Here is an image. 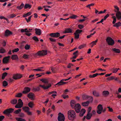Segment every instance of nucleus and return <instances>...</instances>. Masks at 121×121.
<instances>
[{
  "label": "nucleus",
  "mask_w": 121,
  "mask_h": 121,
  "mask_svg": "<svg viewBox=\"0 0 121 121\" xmlns=\"http://www.w3.org/2000/svg\"><path fill=\"white\" fill-rule=\"evenodd\" d=\"M17 102V100L16 99H14L12 100L11 101V103L13 104H16Z\"/></svg>",
  "instance_id": "nucleus-35"
},
{
  "label": "nucleus",
  "mask_w": 121,
  "mask_h": 121,
  "mask_svg": "<svg viewBox=\"0 0 121 121\" xmlns=\"http://www.w3.org/2000/svg\"><path fill=\"white\" fill-rule=\"evenodd\" d=\"M86 112L85 110L84 109H82L81 110L79 115L80 116H83Z\"/></svg>",
  "instance_id": "nucleus-23"
},
{
  "label": "nucleus",
  "mask_w": 121,
  "mask_h": 121,
  "mask_svg": "<svg viewBox=\"0 0 121 121\" xmlns=\"http://www.w3.org/2000/svg\"><path fill=\"white\" fill-rule=\"evenodd\" d=\"M63 80H61L59 82H58L55 85H58V86L62 85L66 83V82L63 81Z\"/></svg>",
  "instance_id": "nucleus-14"
},
{
  "label": "nucleus",
  "mask_w": 121,
  "mask_h": 121,
  "mask_svg": "<svg viewBox=\"0 0 121 121\" xmlns=\"http://www.w3.org/2000/svg\"><path fill=\"white\" fill-rule=\"evenodd\" d=\"M0 18L1 19H4V20H6L7 22H8L9 20L8 19L5 18L4 16H0Z\"/></svg>",
  "instance_id": "nucleus-56"
},
{
  "label": "nucleus",
  "mask_w": 121,
  "mask_h": 121,
  "mask_svg": "<svg viewBox=\"0 0 121 121\" xmlns=\"http://www.w3.org/2000/svg\"><path fill=\"white\" fill-rule=\"evenodd\" d=\"M75 111L77 113H78L80 111L81 108V106L79 104H77L75 105V106L74 108Z\"/></svg>",
  "instance_id": "nucleus-5"
},
{
  "label": "nucleus",
  "mask_w": 121,
  "mask_h": 121,
  "mask_svg": "<svg viewBox=\"0 0 121 121\" xmlns=\"http://www.w3.org/2000/svg\"><path fill=\"white\" fill-rule=\"evenodd\" d=\"M116 16L117 19L119 20L121 19V13L120 12L116 13Z\"/></svg>",
  "instance_id": "nucleus-16"
},
{
  "label": "nucleus",
  "mask_w": 121,
  "mask_h": 121,
  "mask_svg": "<svg viewBox=\"0 0 121 121\" xmlns=\"http://www.w3.org/2000/svg\"><path fill=\"white\" fill-rule=\"evenodd\" d=\"M14 109L13 108H10L8 109H7L4 111L3 112L4 114H8L10 113L13 112Z\"/></svg>",
  "instance_id": "nucleus-9"
},
{
  "label": "nucleus",
  "mask_w": 121,
  "mask_h": 121,
  "mask_svg": "<svg viewBox=\"0 0 121 121\" xmlns=\"http://www.w3.org/2000/svg\"><path fill=\"white\" fill-rule=\"evenodd\" d=\"M22 108L24 111L26 112L29 110H30V108L28 107L27 106L23 107Z\"/></svg>",
  "instance_id": "nucleus-26"
},
{
  "label": "nucleus",
  "mask_w": 121,
  "mask_h": 121,
  "mask_svg": "<svg viewBox=\"0 0 121 121\" xmlns=\"http://www.w3.org/2000/svg\"><path fill=\"white\" fill-rule=\"evenodd\" d=\"M8 85V83L7 82L5 81H4L3 82V85L4 86H7Z\"/></svg>",
  "instance_id": "nucleus-58"
},
{
  "label": "nucleus",
  "mask_w": 121,
  "mask_h": 121,
  "mask_svg": "<svg viewBox=\"0 0 121 121\" xmlns=\"http://www.w3.org/2000/svg\"><path fill=\"white\" fill-rule=\"evenodd\" d=\"M6 51L4 48H0V53H3L6 52Z\"/></svg>",
  "instance_id": "nucleus-40"
},
{
  "label": "nucleus",
  "mask_w": 121,
  "mask_h": 121,
  "mask_svg": "<svg viewBox=\"0 0 121 121\" xmlns=\"http://www.w3.org/2000/svg\"><path fill=\"white\" fill-rule=\"evenodd\" d=\"M82 97L83 99H85L88 98V96L87 95H83L82 96Z\"/></svg>",
  "instance_id": "nucleus-64"
},
{
  "label": "nucleus",
  "mask_w": 121,
  "mask_h": 121,
  "mask_svg": "<svg viewBox=\"0 0 121 121\" xmlns=\"http://www.w3.org/2000/svg\"><path fill=\"white\" fill-rule=\"evenodd\" d=\"M17 121H26L25 119L20 117H17L16 118Z\"/></svg>",
  "instance_id": "nucleus-45"
},
{
  "label": "nucleus",
  "mask_w": 121,
  "mask_h": 121,
  "mask_svg": "<svg viewBox=\"0 0 121 121\" xmlns=\"http://www.w3.org/2000/svg\"><path fill=\"white\" fill-rule=\"evenodd\" d=\"M32 38L35 41L38 42L39 41L37 37L36 36H34Z\"/></svg>",
  "instance_id": "nucleus-51"
},
{
  "label": "nucleus",
  "mask_w": 121,
  "mask_h": 121,
  "mask_svg": "<svg viewBox=\"0 0 121 121\" xmlns=\"http://www.w3.org/2000/svg\"><path fill=\"white\" fill-rule=\"evenodd\" d=\"M19 49L18 48H17L13 50H12V52L14 53V52H17L19 51Z\"/></svg>",
  "instance_id": "nucleus-48"
},
{
  "label": "nucleus",
  "mask_w": 121,
  "mask_h": 121,
  "mask_svg": "<svg viewBox=\"0 0 121 121\" xmlns=\"http://www.w3.org/2000/svg\"><path fill=\"white\" fill-rule=\"evenodd\" d=\"M86 44H84L80 45L78 47V48L79 49H82L86 46Z\"/></svg>",
  "instance_id": "nucleus-42"
},
{
  "label": "nucleus",
  "mask_w": 121,
  "mask_h": 121,
  "mask_svg": "<svg viewBox=\"0 0 121 121\" xmlns=\"http://www.w3.org/2000/svg\"><path fill=\"white\" fill-rule=\"evenodd\" d=\"M10 56H7L4 57L3 60V62L4 64H6L8 63L9 60V59Z\"/></svg>",
  "instance_id": "nucleus-11"
},
{
  "label": "nucleus",
  "mask_w": 121,
  "mask_h": 121,
  "mask_svg": "<svg viewBox=\"0 0 121 121\" xmlns=\"http://www.w3.org/2000/svg\"><path fill=\"white\" fill-rule=\"evenodd\" d=\"M34 90L35 91H39L40 90V88L38 86L34 88Z\"/></svg>",
  "instance_id": "nucleus-63"
},
{
  "label": "nucleus",
  "mask_w": 121,
  "mask_h": 121,
  "mask_svg": "<svg viewBox=\"0 0 121 121\" xmlns=\"http://www.w3.org/2000/svg\"><path fill=\"white\" fill-rule=\"evenodd\" d=\"M89 103V101H87L83 102L82 103V105L83 106H88Z\"/></svg>",
  "instance_id": "nucleus-33"
},
{
  "label": "nucleus",
  "mask_w": 121,
  "mask_h": 121,
  "mask_svg": "<svg viewBox=\"0 0 121 121\" xmlns=\"http://www.w3.org/2000/svg\"><path fill=\"white\" fill-rule=\"evenodd\" d=\"M28 96L31 100L34 99V94L32 93H30L28 95Z\"/></svg>",
  "instance_id": "nucleus-13"
},
{
  "label": "nucleus",
  "mask_w": 121,
  "mask_h": 121,
  "mask_svg": "<svg viewBox=\"0 0 121 121\" xmlns=\"http://www.w3.org/2000/svg\"><path fill=\"white\" fill-rule=\"evenodd\" d=\"M75 101L72 100L70 102V104L71 107L73 108L75 106V104L76 103Z\"/></svg>",
  "instance_id": "nucleus-15"
},
{
  "label": "nucleus",
  "mask_w": 121,
  "mask_h": 121,
  "mask_svg": "<svg viewBox=\"0 0 121 121\" xmlns=\"http://www.w3.org/2000/svg\"><path fill=\"white\" fill-rule=\"evenodd\" d=\"M32 16H31L29 17H28V19H27L26 18H25V19L26 20V21L27 22H29L30 21V20L31 19V18L32 17Z\"/></svg>",
  "instance_id": "nucleus-55"
},
{
  "label": "nucleus",
  "mask_w": 121,
  "mask_h": 121,
  "mask_svg": "<svg viewBox=\"0 0 121 121\" xmlns=\"http://www.w3.org/2000/svg\"><path fill=\"white\" fill-rule=\"evenodd\" d=\"M43 67H42L39 68L34 69H33V70L37 71H44V70H43L42 69H43Z\"/></svg>",
  "instance_id": "nucleus-25"
},
{
  "label": "nucleus",
  "mask_w": 121,
  "mask_h": 121,
  "mask_svg": "<svg viewBox=\"0 0 121 121\" xmlns=\"http://www.w3.org/2000/svg\"><path fill=\"white\" fill-rule=\"evenodd\" d=\"M12 34V33L9 30H7L5 31V36H7Z\"/></svg>",
  "instance_id": "nucleus-18"
},
{
  "label": "nucleus",
  "mask_w": 121,
  "mask_h": 121,
  "mask_svg": "<svg viewBox=\"0 0 121 121\" xmlns=\"http://www.w3.org/2000/svg\"><path fill=\"white\" fill-rule=\"evenodd\" d=\"M31 14V12H28L26 14H23V17H27L30 15Z\"/></svg>",
  "instance_id": "nucleus-39"
},
{
  "label": "nucleus",
  "mask_w": 121,
  "mask_h": 121,
  "mask_svg": "<svg viewBox=\"0 0 121 121\" xmlns=\"http://www.w3.org/2000/svg\"><path fill=\"white\" fill-rule=\"evenodd\" d=\"M24 6V4L23 3H22L20 6H17V8L19 10H20L23 8Z\"/></svg>",
  "instance_id": "nucleus-34"
},
{
  "label": "nucleus",
  "mask_w": 121,
  "mask_h": 121,
  "mask_svg": "<svg viewBox=\"0 0 121 121\" xmlns=\"http://www.w3.org/2000/svg\"><path fill=\"white\" fill-rule=\"evenodd\" d=\"M31 5L27 4H25L24 6V8L25 9H26L27 8L30 9L31 8Z\"/></svg>",
  "instance_id": "nucleus-28"
},
{
  "label": "nucleus",
  "mask_w": 121,
  "mask_h": 121,
  "mask_svg": "<svg viewBox=\"0 0 121 121\" xmlns=\"http://www.w3.org/2000/svg\"><path fill=\"white\" fill-rule=\"evenodd\" d=\"M68 118L70 120L73 121L76 117V113L73 110H70L68 112Z\"/></svg>",
  "instance_id": "nucleus-1"
},
{
  "label": "nucleus",
  "mask_w": 121,
  "mask_h": 121,
  "mask_svg": "<svg viewBox=\"0 0 121 121\" xmlns=\"http://www.w3.org/2000/svg\"><path fill=\"white\" fill-rule=\"evenodd\" d=\"M16 15L14 14H12L9 15L8 16V17L9 18H13L16 17Z\"/></svg>",
  "instance_id": "nucleus-38"
},
{
  "label": "nucleus",
  "mask_w": 121,
  "mask_h": 121,
  "mask_svg": "<svg viewBox=\"0 0 121 121\" xmlns=\"http://www.w3.org/2000/svg\"><path fill=\"white\" fill-rule=\"evenodd\" d=\"M113 73H116L117 71V68H113L112 69Z\"/></svg>",
  "instance_id": "nucleus-60"
},
{
  "label": "nucleus",
  "mask_w": 121,
  "mask_h": 121,
  "mask_svg": "<svg viewBox=\"0 0 121 121\" xmlns=\"http://www.w3.org/2000/svg\"><path fill=\"white\" fill-rule=\"evenodd\" d=\"M40 80L43 83L45 84L48 83L49 82V79H42Z\"/></svg>",
  "instance_id": "nucleus-17"
},
{
  "label": "nucleus",
  "mask_w": 121,
  "mask_h": 121,
  "mask_svg": "<svg viewBox=\"0 0 121 121\" xmlns=\"http://www.w3.org/2000/svg\"><path fill=\"white\" fill-rule=\"evenodd\" d=\"M94 5V3H91L90 4H89L86 6L88 8L90 9H91L90 7L91 6H93Z\"/></svg>",
  "instance_id": "nucleus-50"
},
{
  "label": "nucleus",
  "mask_w": 121,
  "mask_h": 121,
  "mask_svg": "<svg viewBox=\"0 0 121 121\" xmlns=\"http://www.w3.org/2000/svg\"><path fill=\"white\" fill-rule=\"evenodd\" d=\"M23 105V103L22 101L20 99H19L18 100L17 104L16 105L15 107L17 108H20L22 107Z\"/></svg>",
  "instance_id": "nucleus-3"
},
{
  "label": "nucleus",
  "mask_w": 121,
  "mask_h": 121,
  "mask_svg": "<svg viewBox=\"0 0 121 121\" xmlns=\"http://www.w3.org/2000/svg\"><path fill=\"white\" fill-rule=\"evenodd\" d=\"M58 119L59 121H64L65 117L64 115L61 112L58 114Z\"/></svg>",
  "instance_id": "nucleus-4"
},
{
  "label": "nucleus",
  "mask_w": 121,
  "mask_h": 121,
  "mask_svg": "<svg viewBox=\"0 0 121 121\" xmlns=\"http://www.w3.org/2000/svg\"><path fill=\"white\" fill-rule=\"evenodd\" d=\"M60 35V34L58 32L55 33H52L50 34L49 35L52 37L57 38Z\"/></svg>",
  "instance_id": "nucleus-10"
},
{
  "label": "nucleus",
  "mask_w": 121,
  "mask_h": 121,
  "mask_svg": "<svg viewBox=\"0 0 121 121\" xmlns=\"http://www.w3.org/2000/svg\"><path fill=\"white\" fill-rule=\"evenodd\" d=\"M93 95L95 96H99V93L95 91H94L93 92Z\"/></svg>",
  "instance_id": "nucleus-36"
},
{
  "label": "nucleus",
  "mask_w": 121,
  "mask_h": 121,
  "mask_svg": "<svg viewBox=\"0 0 121 121\" xmlns=\"http://www.w3.org/2000/svg\"><path fill=\"white\" fill-rule=\"evenodd\" d=\"M34 105V103L32 102H29L28 104V105L30 108H33Z\"/></svg>",
  "instance_id": "nucleus-27"
},
{
  "label": "nucleus",
  "mask_w": 121,
  "mask_h": 121,
  "mask_svg": "<svg viewBox=\"0 0 121 121\" xmlns=\"http://www.w3.org/2000/svg\"><path fill=\"white\" fill-rule=\"evenodd\" d=\"M98 110L97 112L98 114H100L101 113L103 110V107L102 105L101 104L98 105L97 107Z\"/></svg>",
  "instance_id": "nucleus-6"
},
{
  "label": "nucleus",
  "mask_w": 121,
  "mask_h": 121,
  "mask_svg": "<svg viewBox=\"0 0 121 121\" xmlns=\"http://www.w3.org/2000/svg\"><path fill=\"white\" fill-rule=\"evenodd\" d=\"M7 73L6 72H4L3 73L2 76V79H4L5 77L7 75Z\"/></svg>",
  "instance_id": "nucleus-47"
},
{
  "label": "nucleus",
  "mask_w": 121,
  "mask_h": 121,
  "mask_svg": "<svg viewBox=\"0 0 121 121\" xmlns=\"http://www.w3.org/2000/svg\"><path fill=\"white\" fill-rule=\"evenodd\" d=\"M114 8L115 9H114V11L116 13H117L118 12H120L119 11V8L117 5L114 6Z\"/></svg>",
  "instance_id": "nucleus-37"
},
{
  "label": "nucleus",
  "mask_w": 121,
  "mask_h": 121,
  "mask_svg": "<svg viewBox=\"0 0 121 121\" xmlns=\"http://www.w3.org/2000/svg\"><path fill=\"white\" fill-rule=\"evenodd\" d=\"M22 95V93H19L17 94L16 95H15V96L16 97H21Z\"/></svg>",
  "instance_id": "nucleus-61"
},
{
  "label": "nucleus",
  "mask_w": 121,
  "mask_h": 121,
  "mask_svg": "<svg viewBox=\"0 0 121 121\" xmlns=\"http://www.w3.org/2000/svg\"><path fill=\"white\" fill-rule=\"evenodd\" d=\"M30 48V46L28 44H26L25 47V49L26 50L29 49Z\"/></svg>",
  "instance_id": "nucleus-49"
},
{
  "label": "nucleus",
  "mask_w": 121,
  "mask_h": 121,
  "mask_svg": "<svg viewBox=\"0 0 121 121\" xmlns=\"http://www.w3.org/2000/svg\"><path fill=\"white\" fill-rule=\"evenodd\" d=\"M21 111V109H19L14 112V113L16 114H18Z\"/></svg>",
  "instance_id": "nucleus-53"
},
{
  "label": "nucleus",
  "mask_w": 121,
  "mask_h": 121,
  "mask_svg": "<svg viewBox=\"0 0 121 121\" xmlns=\"http://www.w3.org/2000/svg\"><path fill=\"white\" fill-rule=\"evenodd\" d=\"M29 56L26 54H24L23 56V58L25 59H27L29 57Z\"/></svg>",
  "instance_id": "nucleus-59"
},
{
  "label": "nucleus",
  "mask_w": 121,
  "mask_h": 121,
  "mask_svg": "<svg viewBox=\"0 0 121 121\" xmlns=\"http://www.w3.org/2000/svg\"><path fill=\"white\" fill-rule=\"evenodd\" d=\"M121 26V23L120 22L116 23L114 24L113 26L116 27H118Z\"/></svg>",
  "instance_id": "nucleus-32"
},
{
  "label": "nucleus",
  "mask_w": 121,
  "mask_h": 121,
  "mask_svg": "<svg viewBox=\"0 0 121 121\" xmlns=\"http://www.w3.org/2000/svg\"><path fill=\"white\" fill-rule=\"evenodd\" d=\"M92 116V114H91V113L88 112L86 116V118L87 119L89 120L91 118Z\"/></svg>",
  "instance_id": "nucleus-29"
},
{
  "label": "nucleus",
  "mask_w": 121,
  "mask_h": 121,
  "mask_svg": "<svg viewBox=\"0 0 121 121\" xmlns=\"http://www.w3.org/2000/svg\"><path fill=\"white\" fill-rule=\"evenodd\" d=\"M61 97H62L64 99H65L66 98H68L69 96L68 95H66L65 94H63L61 95Z\"/></svg>",
  "instance_id": "nucleus-52"
},
{
  "label": "nucleus",
  "mask_w": 121,
  "mask_h": 121,
  "mask_svg": "<svg viewBox=\"0 0 121 121\" xmlns=\"http://www.w3.org/2000/svg\"><path fill=\"white\" fill-rule=\"evenodd\" d=\"M72 30L70 28H67L66 29L64 33H71Z\"/></svg>",
  "instance_id": "nucleus-24"
},
{
  "label": "nucleus",
  "mask_w": 121,
  "mask_h": 121,
  "mask_svg": "<svg viewBox=\"0 0 121 121\" xmlns=\"http://www.w3.org/2000/svg\"><path fill=\"white\" fill-rule=\"evenodd\" d=\"M21 32H30V31L28 30L27 29H22L21 30Z\"/></svg>",
  "instance_id": "nucleus-43"
},
{
  "label": "nucleus",
  "mask_w": 121,
  "mask_h": 121,
  "mask_svg": "<svg viewBox=\"0 0 121 121\" xmlns=\"http://www.w3.org/2000/svg\"><path fill=\"white\" fill-rule=\"evenodd\" d=\"M78 52V51H76L75 52L73 53V55H75L74 56H73L72 58H71V59H75L78 56V55L76 54V53Z\"/></svg>",
  "instance_id": "nucleus-31"
},
{
  "label": "nucleus",
  "mask_w": 121,
  "mask_h": 121,
  "mask_svg": "<svg viewBox=\"0 0 121 121\" xmlns=\"http://www.w3.org/2000/svg\"><path fill=\"white\" fill-rule=\"evenodd\" d=\"M112 51L114 52L117 53H119L121 52V51L120 49L115 48L112 49Z\"/></svg>",
  "instance_id": "nucleus-22"
},
{
  "label": "nucleus",
  "mask_w": 121,
  "mask_h": 121,
  "mask_svg": "<svg viewBox=\"0 0 121 121\" xmlns=\"http://www.w3.org/2000/svg\"><path fill=\"white\" fill-rule=\"evenodd\" d=\"M11 58L12 60H18L19 59L17 56V55H12Z\"/></svg>",
  "instance_id": "nucleus-20"
},
{
  "label": "nucleus",
  "mask_w": 121,
  "mask_h": 121,
  "mask_svg": "<svg viewBox=\"0 0 121 121\" xmlns=\"http://www.w3.org/2000/svg\"><path fill=\"white\" fill-rule=\"evenodd\" d=\"M82 32V30L78 29L76 30L75 33L79 34Z\"/></svg>",
  "instance_id": "nucleus-57"
},
{
  "label": "nucleus",
  "mask_w": 121,
  "mask_h": 121,
  "mask_svg": "<svg viewBox=\"0 0 121 121\" xmlns=\"http://www.w3.org/2000/svg\"><path fill=\"white\" fill-rule=\"evenodd\" d=\"M50 40L51 42H55L56 41V40L52 38H50L49 39Z\"/></svg>",
  "instance_id": "nucleus-62"
},
{
  "label": "nucleus",
  "mask_w": 121,
  "mask_h": 121,
  "mask_svg": "<svg viewBox=\"0 0 121 121\" xmlns=\"http://www.w3.org/2000/svg\"><path fill=\"white\" fill-rule=\"evenodd\" d=\"M106 40L108 44L109 45H112L114 44V41L110 37H107Z\"/></svg>",
  "instance_id": "nucleus-2"
},
{
  "label": "nucleus",
  "mask_w": 121,
  "mask_h": 121,
  "mask_svg": "<svg viewBox=\"0 0 121 121\" xmlns=\"http://www.w3.org/2000/svg\"><path fill=\"white\" fill-rule=\"evenodd\" d=\"M51 85L50 83H48L47 85L45 86V85H40L39 86L44 89H48L51 86Z\"/></svg>",
  "instance_id": "nucleus-8"
},
{
  "label": "nucleus",
  "mask_w": 121,
  "mask_h": 121,
  "mask_svg": "<svg viewBox=\"0 0 121 121\" xmlns=\"http://www.w3.org/2000/svg\"><path fill=\"white\" fill-rule=\"evenodd\" d=\"M98 41V39H96L95 41H92L90 44L91 47H93V46L96 44L97 43Z\"/></svg>",
  "instance_id": "nucleus-19"
},
{
  "label": "nucleus",
  "mask_w": 121,
  "mask_h": 121,
  "mask_svg": "<svg viewBox=\"0 0 121 121\" xmlns=\"http://www.w3.org/2000/svg\"><path fill=\"white\" fill-rule=\"evenodd\" d=\"M30 90V88L29 87H26L24 89V91L23 92V93L24 94L27 93L29 92Z\"/></svg>",
  "instance_id": "nucleus-21"
},
{
  "label": "nucleus",
  "mask_w": 121,
  "mask_h": 121,
  "mask_svg": "<svg viewBox=\"0 0 121 121\" xmlns=\"http://www.w3.org/2000/svg\"><path fill=\"white\" fill-rule=\"evenodd\" d=\"M43 54L42 53V51H40L37 52L36 54V55L38 56H42L43 55Z\"/></svg>",
  "instance_id": "nucleus-41"
},
{
  "label": "nucleus",
  "mask_w": 121,
  "mask_h": 121,
  "mask_svg": "<svg viewBox=\"0 0 121 121\" xmlns=\"http://www.w3.org/2000/svg\"><path fill=\"white\" fill-rule=\"evenodd\" d=\"M109 92L107 91H104L103 92V95L104 96H107L109 95Z\"/></svg>",
  "instance_id": "nucleus-30"
},
{
  "label": "nucleus",
  "mask_w": 121,
  "mask_h": 121,
  "mask_svg": "<svg viewBox=\"0 0 121 121\" xmlns=\"http://www.w3.org/2000/svg\"><path fill=\"white\" fill-rule=\"evenodd\" d=\"M112 18L113 19V20L112 22V23L114 24L116 22V18L115 16H113L112 17Z\"/></svg>",
  "instance_id": "nucleus-44"
},
{
  "label": "nucleus",
  "mask_w": 121,
  "mask_h": 121,
  "mask_svg": "<svg viewBox=\"0 0 121 121\" xmlns=\"http://www.w3.org/2000/svg\"><path fill=\"white\" fill-rule=\"evenodd\" d=\"M22 77V74H15L13 75V78L15 80H17L21 78Z\"/></svg>",
  "instance_id": "nucleus-7"
},
{
  "label": "nucleus",
  "mask_w": 121,
  "mask_h": 121,
  "mask_svg": "<svg viewBox=\"0 0 121 121\" xmlns=\"http://www.w3.org/2000/svg\"><path fill=\"white\" fill-rule=\"evenodd\" d=\"M35 30L36 35H40L41 34V30L40 29L36 28L35 29Z\"/></svg>",
  "instance_id": "nucleus-12"
},
{
  "label": "nucleus",
  "mask_w": 121,
  "mask_h": 121,
  "mask_svg": "<svg viewBox=\"0 0 121 121\" xmlns=\"http://www.w3.org/2000/svg\"><path fill=\"white\" fill-rule=\"evenodd\" d=\"M78 17V16H77L75 15H73L71 16H70L69 18L72 19H75Z\"/></svg>",
  "instance_id": "nucleus-46"
},
{
  "label": "nucleus",
  "mask_w": 121,
  "mask_h": 121,
  "mask_svg": "<svg viewBox=\"0 0 121 121\" xmlns=\"http://www.w3.org/2000/svg\"><path fill=\"white\" fill-rule=\"evenodd\" d=\"M75 35V37L76 39H78L79 38V34H77L76 33H74Z\"/></svg>",
  "instance_id": "nucleus-54"
}]
</instances>
